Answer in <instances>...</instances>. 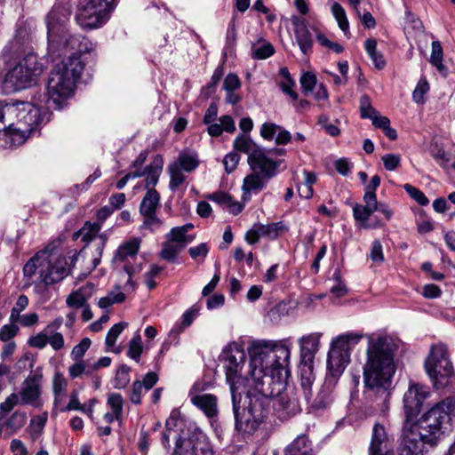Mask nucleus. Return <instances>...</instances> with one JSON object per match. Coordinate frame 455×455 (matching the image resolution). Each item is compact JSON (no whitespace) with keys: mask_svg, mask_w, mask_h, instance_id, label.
Masks as SVG:
<instances>
[{"mask_svg":"<svg viewBox=\"0 0 455 455\" xmlns=\"http://www.w3.org/2000/svg\"><path fill=\"white\" fill-rule=\"evenodd\" d=\"M68 20L65 10L53 9L47 16L48 54L64 57L51 71L47 82L48 103L60 108L73 96L76 84L84 70L80 54L89 51V41L71 36L66 28Z\"/></svg>","mask_w":455,"mask_h":455,"instance_id":"1","label":"nucleus"},{"mask_svg":"<svg viewBox=\"0 0 455 455\" xmlns=\"http://www.w3.org/2000/svg\"><path fill=\"white\" fill-rule=\"evenodd\" d=\"M455 416V400L446 398L430 408L417 422L404 421L400 455H423L434 446Z\"/></svg>","mask_w":455,"mask_h":455,"instance_id":"2","label":"nucleus"},{"mask_svg":"<svg viewBox=\"0 0 455 455\" xmlns=\"http://www.w3.org/2000/svg\"><path fill=\"white\" fill-rule=\"evenodd\" d=\"M363 383L368 389L387 390L395 371L393 344L385 336H369Z\"/></svg>","mask_w":455,"mask_h":455,"instance_id":"3","label":"nucleus"},{"mask_svg":"<svg viewBox=\"0 0 455 455\" xmlns=\"http://www.w3.org/2000/svg\"><path fill=\"white\" fill-rule=\"evenodd\" d=\"M277 365L268 369L255 368L250 370V387L248 395H259L265 405H268V400L272 399L287 385L289 375V351L281 347L278 350Z\"/></svg>","mask_w":455,"mask_h":455,"instance_id":"4","label":"nucleus"},{"mask_svg":"<svg viewBox=\"0 0 455 455\" xmlns=\"http://www.w3.org/2000/svg\"><path fill=\"white\" fill-rule=\"evenodd\" d=\"M425 369L435 389L451 391L455 387V374L445 345L432 346Z\"/></svg>","mask_w":455,"mask_h":455,"instance_id":"5","label":"nucleus"},{"mask_svg":"<svg viewBox=\"0 0 455 455\" xmlns=\"http://www.w3.org/2000/svg\"><path fill=\"white\" fill-rule=\"evenodd\" d=\"M363 335L345 333L334 338L327 356L326 382L334 384L350 362L351 350L359 343Z\"/></svg>","mask_w":455,"mask_h":455,"instance_id":"6","label":"nucleus"},{"mask_svg":"<svg viewBox=\"0 0 455 455\" xmlns=\"http://www.w3.org/2000/svg\"><path fill=\"white\" fill-rule=\"evenodd\" d=\"M233 411L235 419V428L244 433H253L262 423L267 414V405L259 395H248L249 403L243 411H239L241 395L231 394Z\"/></svg>","mask_w":455,"mask_h":455,"instance_id":"7","label":"nucleus"},{"mask_svg":"<svg viewBox=\"0 0 455 455\" xmlns=\"http://www.w3.org/2000/svg\"><path fill=\"white\" fill-rule=\"evenodd\" d=\"M44 68L36 54L28 53L6 74L4 83L11 84L13 91L24 89L36 84Z\"/></svg>","mask_w":455,"mask_h":455,"instance_id":"8","label":"nucleus"},{"mask_svg":"<svg viewBox=\"0 0 455 455\" xmlns=\"http://www.w3.org/2000/svg\"><path fill=\"white\" fill-rule=\"evenodd\" d=\"M44 68L36 54L28 53L6 74L4 83L11 84L13 91L24 89L36 84Z\"/></svg>","mask_w":455,"mask_h":455,"instance_id":"9","label":"nucleus"},{"mask_svg":"<svg viewBox=\"0 0 455 455\" xmlns=\"http://www.w3.org/2000/svg\"><path fill=\"white\" fill-rule=\"evenodd\" d=\"M44 68L36 54L28 53L6 74L4 83L11 84L13 91L24 89L36 84Z\"/></svg>","mask_w":455,"mask_h":455,"instance_id":"10","label":"nucleus"},{"mask_svg":"<svg viewBox=\"0 0 455 455\" xmlns=\"http://www.w3.org/2000/svg\"><path fill=\"white\" fill-rule=\"evenodd\" d=\"M116 5V0H81L76 20L83 28H98L108 20Z\"/></svg>","mask_w":455,"mask_h":455,"instance_id":"11","label":"nucleus"},{"mask_svg":"<svg viewBox=\"0 0 455 455\" xmlns=\"http://www.w3.org/2000/svg\"><path fill=\"white\" fill-rule=\"evenodd\" d=\"M226 379L231 394L237 393L243 384V370L246 361L244 343L242 340L229 343L222 352Z\"/></svg>","mask_w":455,"mask_h":455,"instance_id":"12","label":"nucleus"},{"mask_svg":"<svg viewBox=\"0 0 455 455\" xmlns=\"http://www.w3.org/2000/svg\"><path fill=\"white\" fill-rule=\"evenodd\" d=\"M281 347L288 349L290 358L291 343L288 339L279 341L267 339L252 340L248 347L250 370L255 368L268 369L270 366L277 365L278 350Z\"/></svg>","mask_w":455,"mask_h":455,"instance_id":"13","label":"nucleus"},{"mask_svg":"<svg viewBox=\"0 0 455 455\" xmlns=\"http://www.w3.org/2000/svg\"><path fill=\"white\" fill-rule=\"evenodd\" d=\"M101 227L99 223L85 222L76 233V236L86 243L81 253L91 254L92 268L94 269L100 263L103 250L107 243V236L100 234Z\"/></svg>","mask_w":455,"mask_h":455,"instance_id":"14","label":"nucleus"},{"mask_svg":"<svg viewBox=\"0 0 455 455\" xmlns=\"http://www.w3.org/2000/svg\"><path fill=\"white\" fill-rule=\"evenodd\" d=\"M272 400L274 411L281 420H288L301 411L297 389L291 385L287 384Z\"/></svg>","mask_w":455,"mask_h":455,"instance_id":"15","label":"nucleus"},{"mask_svg":"<svg viewBox=\"0 0 455 455\" xmlns=\"http://www.w3.org/2000/svg\"><path fill=\"white\" fill-rule=\"evenodd\" d=\"M68 263L64 256L48 254L44 256V261L39 270L41 282L50 285L63 280L69 274Z\"/></svg>","mask_w":455,"mask_h":455,"instance_id":"16","label":"nucleus"},{"mask_svg":"<svg viewBox=\"0 0 455 455\" xmlns=\"http://www.w3.org/2000/svg\"><path fill=\"white\" fill-rule=\"evenodd\" d=\"M20 114L15 125V132L20 143L24 142L32 131L40 124L41 114L39 107L35 103L19 102Z\"/></svg>","mask_w":455,"mask_h":455,"instance_id":"17","label":"nucleus"},{"mask_svg":"<svg viewBox=\"0 0 455 455\" xmlns=\"http://www.w3.org/2000/svg\"><path fill=\"white\" fill-rule=\"evenodd\" d=\"M211 444L204 434L194 431L188 437H179L173 455H212Z\"/></svg>","mask_w":455,"mask_h":455,"instance_id":"18","label":"nucleus"},{"mask_svg":"<svg viewBox=\"0 0 455 455\" xmlns=\"http://www.w3.org/2000/svg\"><path fill=\"white\" fill-rule=\"evenodd\" d=\"M428 388L421 384L411 382L403 395L405 421H411L421 411L424 402L429 397Z\"/></svg>","mask_w":455,"mask_h":455,"instance_id":"19","label":"nucleus"},{"mask_svg":"<svg viewBox=\"0 0 455 455\" xmlns=\"http://www.w3.org/2000/svg\"><path fill=\"white\" fill-rule=\"evenodd\" d=\"M393 439L383 425L376 423L372 427L369 455H393Z\"/></svg>","mask_w":455,"mask_h":455,"instance_id":"20","label":"nucleus"},{"mask_svg":"<svg viewBox=\"0 0 455 455\" xmlns=\"http://www.w3.org/2000/svg\"><path fill=\"white\" fill-rule=\"evenodd\" d=\"M247 162L253 173H257L267 180L276 174L278 163L268 157L263 148L248 157Z\"/></svg>","mask_w":455,"mask_h":455,"instance_id":"21","label":"nucleus"},{"mask_svg":"<svg viewBox=\"0 0 455 455\" xmlns=\"http://www.w3.org/2000/svg\"><path fill=\"white\" fill-rule=\"evenodd\" d=\"M291 24L294 28L295 39L300 51L304 54H307L312 49L313 39L306 20L302 17L292 16Z\"/></svg>","mask_w":455,"mask_h":455,"instance_id":"22","label":"nucleus"},{"mask_svg":"<svg viewBox=\"0 0 455 455\" xmlns=\"http://www.w3.org/2000/svg\"><path fill=\"white\" fill-rule=\"evenodd\" d=\"M321 332H312L302 336L298 342L300 348V356L303 362L312 363L320 347Z\"/></svg>","mask_w":455,"mask_h":455,"instance_id":"23","label":"nucleus"},{"mask_svg":"<svg viewBox=\"0 0 455 455\" xmlns=\"http://www.w3.org/2000/svg\"><path fill=\"white\" fill-rule=\"evenodd\" d=\"M19 114V102H0V130L8 129L12 136H17L15 125H17Z\"/></svg>","mask_w":455,"mask_h":455,"instance_id":"24","label":"nucleus"},{"mask_svg":"<svg viewBox=\"0 0 455 455\" xmlns=\"http://www.w3.org/2000/svg\"><path fill=\"white\" fill-rule=\"evenodd\" d=\"M20 404H30L40 407V387L35 377L27 379L20 392Z\"/></svg>","mask_w":455,"mask_h":455,"instance_id":"25","label":"nucleus"},{"mask_svg":"<svg viewBox=\"0 0 455 455\" xmlns=\"http://www.w3.org/2000/svg\"><path fill=\"white\" fill-rule=\"evenodd\" d=\"M267 180L257 173L251 172L245 176L242 185V201L243 204L251 201L252 195L259 194L267 185Z\"/></svg>","mask_w":455,"mask_h":455,"instance_id":"26","label":"nucleus"},{"mask_svg":"<svg viewBox=\"0 0 455 455\" xmlns=\"http://www.w3.org/2000/svg\"><path fill=\"white\" fill-rule=\"evenodd\" d=\"M364 204H356L353 207V216L363 228H370L368 220L371 214L377 211L376 199H371V196H363Z\"/></svg>","mask_w":455,"mask_h":455,"instance_id":"27","label":"nucleus"},{"mask_svg":"<svg viewBox=\"0 0 455 455\" xmlns=\"http://www.w3.org/2000/svg\"><path fill=\"white\" fill-rule=\"evenodd\" d=\"M191 403L199 408L207 418L212 419L218 414L217 397L211 394H189Z\"/></svg>","mask_w":455,"mask_h":455,"instance_id":"28","label":"nucleus"},{"mask_svg":"<svg viewBox=\"0 0 455 455\" xmlns=\"http://www.w3.org/2000/svg\"><path fill=\"white\" fill-rule=\"evenodd\" d=\"M284 455H315L312 443L305 435H298L285 449Z\"/></svg>","mask_w":455,"mask_h":455,"instance_id":"29","label":"nucleus"},{"mask_svg":"<svg viewBox=\"0 0 455 455\" xmlns=\"http://www.w3.org/2000/svg\"><path fill=\"white\" fill-rule=\"evenodd\" d=\"M233 147L236 151L248 155V157L262 149L246 134L237 136L233 142Z\"/></svg>","mask_w":455,"mask_h":455,"instance_id":"30","label":"nucleus"},{"mask_svg":"<svg viewBox=\"0 0 455 455\" xmlns=\"http://www.w3.org/2000/svg\"><path fill=\"white\" fill-rule=\"evenodd\" d=\"M193 228L194 225L191 223L175 227L166 235V239H170L176 243H184L186 247L188 243H190L195 239V235H187Z\"/></svg>","mask_w":455,"mask_h":455,"instance_id":"31","label":"nucleus"},{"mask_svg":"<svg viewBox=\"0 0 455 455\" xmlns=\"http://www.w3.org/2000/svg\"><path fill=\"white\" fill-rule=\"evenodd\" d=\"M160 195L155 188H149L144 196L140 205V212L141 215L156 213L159 205Z\"/></svg>","mask_w":455,"mask_h":455,"instance_id":"32","label":"nucleus"},{"mask_svg":"<svg viewBox=\"0 0 455 455\" xmlns=\"http://www.w3.org/2000/svg\"><path fill=\"white\" fill-rule=\"evenodd\" d=\"M163 170V160L161 157H156L154 162L144 168L145 176H146V188L149 189V188H154V187L157 184L160 174Z\"/></svg>","mask_w":455,"mask_h":455,"instance_id":"33","label":"nucleus"},{"mask_svg":"<svg viewBox=\"0 0 455 455\" xmlns=\"http://www.w3.org/2000/svg\"><path fill=\"white\" fill-rule=\"evenodd\" d=\"M140 238H132L122 245H120L115 254V259L119 261H124L130 257H134L140 245Z\"/></svg>","mask_w":455,"mask_h":455,"instance_id":"34","label":"nucleus"},{"mask_svg":"<svg viewBox=\"0 0 455 455\" xmlns=\"http://www.w3.org/2000/svg\"><path fill=\"white\" fill-rule=\"evenodd\" d=\"M184 248V243H176L170 239H166V241L162 243V250L159 256L164 260L173 262Z\"/></svg>","mask_w":455,"mask_h":455,"instance_id":"35","label":"nucleus"},{"mask_svg":"<svg viewBox=\"0 0 455 455\" xmlns=\"http://www.w3.org/2000/svg\"><path fill=\"white\" fill-rule=\"evenodd\" d=\"M90 294L86 293L85 288H80L72 291L66 299V304L68 307L74 309L83 308L87 303Z\"/></svg>","mask_w":455,"mask_h":455,"instance_id":"36","label":"nucleus"},{"mask_svg":"<svg viewBox=\"0 0 455 455\" xmlns=\"http://www.w3.org/2000/svg\"><path fill=\"white\" fill-rule=\"evenodd\" d=\"M127 323L120 322L118 323L114 324L107 333L105 344L107 346L108 350H111L114 353L118 354L119 349L115 348L114 346L119 335L122 331L127 327Z\"/></svg>","mask_w":455,"mask_h":455,"instance_id":"37","label":"nucleus"},{"mask_svg":"<svg viewBox=\"0 0 455 455\" xmlns=\"http://www.w3.org/2000/svg\"><path fill=\"white\" fill-rule=\"evenodd\" d=\"M172 164L182 171L190 172L197 168L199 161L195 154L181 153Z\"/></svg>","mask_w":455,"mask_h":455,"instance_id":"38","label":"nucleus"},{"mask_svg":"<svg viewBox=\"0 0 455 455\" xmlns=\"http://www.w3.org/2000/svg\"><path fill=\"white\" fill-rule=\"evenodd\" d=\"M47 420L48 413L46 411L31 419L28 429L32 439L35 440L43 434Z\"/></svg>","mask_w":455,"mask_h":455,"instance_id":"39","label":"nucleus"},{"mask_svg":"<svg viewBox=\"0 0 455 455\" xmlns=\"http://www.w3.org/2000/svg\"><path fill=\"white\" fill-rule=\"evenodd\" d=\"M199 312V307L196 305L192 306L189 309L184 312L181 317V323L176 327H174L170 334L175 333L176 335H179L180 332L183 331V330L186 327H188L191 325L195 318L197 316Z\"/></svg>","mask_w":455,"mask_h":455,"instance_id":"40","label":"nucleus"},{"mask_svg":"<svg viewBox=\"0 0 455 455\" xmlns=\"http://www.w3.org/2000/svg\"><path fill=\"white\" fill-rule=\"evenodd\" d=\"M46 255V251H41L30 259L23 267V273L26 277H32L37 269L41 270V265L44 261V256Z\"/></svg>","mask_w":455,"mask_h":455,"instance_id":"41","label":"nucleus"},{"mask_svg":"<svg viewBox=\"0 0 455 455\" xmlns=\"http://www.w3.org/2000/svg\"><path fill=\"white\" fill-rule=\"evenodd\" d=\"M168 172L170 175L169 188L172 191H175L182 183H184L186 177L183 174L182 170L173 164H171L168 166Z\"/></svg>","mask_w":455,"mask_h":455,"instance_id":"42","label":"nucleus"},{"mask_svg":"<svg viewBox=\"0 0 455 455\" xmlns=\"http://www.w3.org/2000/svg\"><path fill=\"white\" fill-rule=\"evenodd\" d=\"M331 13L338 22L339 28L347 35L349 23L344 8L339 3H334L331 5Z\"/></svg>","mask_w":455,"mask_h":455,"instance_id":"43","label":"nucleus"},{"mask_svg":"<svg viewBox=\"0 0 455 455\" xmlns=\"http://www.w3.org/2000/svg\"><path fill=\"white\" fill-rule=\"evenodd\" d=\"M430 62L439 72L445 73V67L443 64V48L438 41L432 43Z\"/></svg>","mask_w":455,"mask_h":455,"instance_id":"44","label":"nucleus"},{"mask_svg":"<svg viewBox=\"0 0 455 455\" xmlns=\"http://www.w3.org/2000/svg\"><path fill=\"white\" fill-rule=\"evenodd\" d=\"M142 351H143V345H142L140 335L139 333H136L134 335V337L129 342L127 355L131 359L139 363L140 359V355L142 354Z\"/></svg>","mask_w":455,"mask_h":455,"instance_id":"45","label":"nucleus"},{"mask_svg":"<svg viewBox=\"0 0 455 455\" xmlns=\"http://www.w3.org/2000/svg\"><path fill=\"white\" fill-rule=\"evenodd\" d=\"M258 234L261 236H267L270 239L276 238L280 232L283 230V226L282 223H271L267 225H257Z\"/></svg>","mask_w":455,"mask_h":455,"instance_id":"46","label":"nucleus"},{"mask_svg":"<svg viewBox=\"0 0 455 455\" xmlns=\"http://www.w3.org/2000/svg\"><path fill=\"white\" fill-rule=\"evenodd\" d=\"M130 371L131 368L126 364H123L116 371V377L114 379V387L116 388H124L130 382Z\"/></svg>","mask_w":455,"mask_h":455,"instance_id":"47","label":"nucleus"},{"mask_svg":"<svg viewBox=\"0 0 455 455\" xmlns=\"http://www.w3.org/2000/svg\"><path fill=\"white\" fill-rule=\"evenodd\" d=\"M274 47L271 44L264 42L261 44H254L251 48V56L254 59L264 60L274 54Z\"/></svg>","mask_w":455,"mask_h":455,"instance_id":"48","label":"nucleus"},{"mask_svg":"<svg viewBox=\"0 0 455 455\" xmlns=\"http://www.w3.org/2000/svg\"><path fill=\"white\" fill-rule=\"evenodd\" d=\"M27 415L24 412L15 411L6 421V427L15 433L26 423Z\"/></svg>","mask_w":455,"mask_h":455,"instance_id":"49","label":"nucleus"},{"mask_svg":"<svg viewBox=\"0 0 455 455\" xmlns=\"http://www.w3.org/2000/svg\"><path fill=\"white\" fill-rule=\"evenodd\" d=\"M125 295L122 291H111L107 296L100 299L98 305L100 308H107L109 306L124 301Z\"/></svg>","mask_w":455,"mask_h":455,"instance_id":"50","label":"nucleus"},{"mask_svg":"<svg viewBox=\"0 0 455 455\" xmlns=\"http://www.w3.org/2000/svg\"><path fill=\"white\" fill-rule=\"evenodd\" d=\"M429 91V84L425 77H422L418 82L416 88L412 92L413 100L417 104H423L425 102V96Z\"/></svg>","mask_w":455,"mask_h":455,"instance_id":"51","label":"nucleus"},{"mask_svg":"<svg viewBox=\"0 0 455 455\" xmlns=\"http://www.w3.org/2000/svg\"><path fill=\"white\" fill-rule=\"evenodd\" d=\"M144 220L140 229H148L150 232L159 230L163 227V220L156 217V213L142 215Z\"/></svg>","mask_w":455,"mask_h":455,"instance_id":"52","label":"nucleus"},{"mask_svg":"<svg viewBox=\"0 0 455 455\" xmlns=\"http://www.w3.org/2000/svg\"><path fill=\"white\" fill-rule=\"evenodd\" d=\"M123 397L120 394L112 393L108 395V404L116 414V417H117V420L121 419L123 414Z\"/></svg>","mask_w":455,"mask_h":455,"instance_id":"53","label":"nucleus"},{"mask_svg":"<svg viewBox=\"0 0 455 455\" xmlns=\"http://www.w3.org/2000/svg\"><path fill=\"white\" fill-rule=\"evenodd\" d=\"M92 342L89 338H84L77 345H76L71 353L70 356L73 360L78 361L83 358L86 351L89 349Z\"/></svg>","mask_w":455,"mask_h":455,"instance_id":"54","label":"nucleus"},{"mask_svg":"<svg viewBox=\"0 0 455 455\" xmlns=\"http://www.w3.org/2000/svg\"><path fill=\"white\" fill-rule=\"evenodd\" d=\"M316 76L311 72L304 73L300 77V85L303 92L307 95L312 92L316 85Z\"/></svg>","mask_w":455,"mask_h":455,"instance_id":"55","label":"nucleus"},{"mask_svg":"<svg viewBox=\"0 0 455 455\" xmlns=\"http://www.w3.org/2000/svg\"><path fill=\"white\" fill-rule=\"evenodd\" d=\"M314 30L315 32L316 40L321 45L332 50L336 53H341L343 52L344 48L342 45L330 41L322 32L318 31L316 28H314Z\"/></svg>","mask_w":455,"mask_h":455,"instance_id":"56","label":"nucleus"},{"mask_svg":"<svg viewBox=\"0 0 455 455\" xmlns=\"http://www.w3.org/2000/svg\"><path fill=\"white\" fill-rule=\"evenodd\" d=\"M404 190L409 194V196L413 198L420 205H427L429 203V200L427 197L417 188L410 185V184H404L403 185Z\"/></svg>","mask_w":455,"mask_h":455,"instance_id":"57","label":"nucleus"},{"mask_svg":"<svg viewBox=\"0 0 455 455\" xmlns=\"http://www.w3.org/2000/svg\"><path fill=\"white\" fill-rule=\"evenodd\" d=\"M68 373L72 379H76L84 373L91 375L92 373V367L87 368L84 361L78 360L68 368Z\"/></svg>","mask_w":455,"mask_h":455,"instance_id":"58","label":"nucleus"},{"mask_svg":"<svg viewBox=\"0 0 455 455\" xmlns=\"http://www.w3.org/2000/svg\"><path fill=\"white\" fill-rule=\"evenodd\" d=\"M370 259L377 265H380L384 261L383 248L379 240H375L371 243Z\"/></svg>","mask_w":455,"mask_h":455,"instance_id":"59","label":"nucleus"},{"mask_svg":"<svg viewBox=\"0 0 455 455\" xmlns=\"http://www.w3.org/2000/svg\"><path fill=\"white\" fill-rule=\"evenodd\" d=\"M360 111H361V116L363 118H371L372 117L377 111L371 107V100L369 96L363 95L360 98Z\"/></svg>","mask_w":455,"mask_h":455,"instance_id":"60","label":"nucleus"},{"mask_svg":"<svg viewBox=\"0 0 455 455\" xmlns=\"http://www.w3.org/2000/svg\"><path fill=\"white\" fill-rule=\"evenodd\" d=\"M209 253V246L205 243H202L196 246L188 249V254L193 259H204Z\"/></svg>","mask_w":455,"mask_h":455,"instance_id":"61","label":"nucleus"},{"mask_svg":"<svg viewBox=\"0 0 455 455\" xmlns=\"http://www.w3.org/2000/svg\"><path fill=\"white\" fill-rule=\"evenodd\" d=\"M240 161V156L235 152L228 153L223 159V164L227 173L233 172Z\"/></svg>","mask_w":455,"mask_h":455,"instance_id":"62","label":"nucleus"},{"mask_svg":"<svg viewBox=\"0 0 455 455\" xmlns=\"http://www.w3.org/2000/svg\"><path fill=\"white\" fill-rule=\"evenodd\" d=\"M278 130H280V125L274 123H264L260 128V136L265 140H271L275 137Z\"/></svg>","mask_w":455,"mask_h":455,"instance_id":"63","label":"nucleus"},{"mask_svg":"<svg viewBox=\"0 0 455 455\" xmlns=\"http://www.w3.org/2000/svg\"><path fill=\"white\" fill-rule=\"evenodd\" d=\"M20 403V396L19 395L12 393L7 398L1 403L0 404V411L1 413L7 414L9 413L15 405Z\"/></svg>","mask_w":455,"mask_h":455,"instance_id":"64","label":"nucleus"}]
</instances>
